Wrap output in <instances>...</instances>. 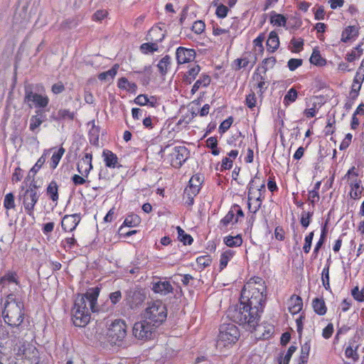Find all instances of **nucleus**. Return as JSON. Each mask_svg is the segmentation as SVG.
Returning <instances> with one entry per match:
<instances>
[{"instance_id": "43", "label": "nucleus", "mask_w": 364, "mask_h": 364, "mask_svg": "<svg viewBox=\"0 0 364 364\" xmlns=\"http://www.w3.org/2000/svg\"><path fill=\"white\" fill-rule=\"evenodd\" d=\"M200 70V68L199 65H196L193 68H190L187 72L186 75V81L191 84L193 80H194L196 76L198 75Z\"/></svg>"}, {"instance_id": "26", "label": "nucleus", "mask_w": 364, "mask_h": 364, "mask_svg": "<svg viewBox=\"0 0 364 364\" xmlns=\"http://www.w3.org/2000/svg\"><path fill=\"white\" fill-rule=\"evenodd\" d=\"M210 81L211 79L208 75L203 74L192 87L191 93L195 94L200 88L207 87L210 85Z\"/></svg>"}, {"instance_id": "64", "label": "nucleus", "mask_w": 364, "mask_h": 364, "mask_svg": "<svg viewBox=\"0 0 364 364\" xmlns=\"http://www.w3.org/2000/svg\"><path fill=\"white\" fill-rule=\"evenodd\" d=\"M232 123V118H228V119H225V121H223L219 127L220 132L222 133L225 132L230 127Z\"/></svg>"}, {"instance_id": "23", "label": "nucleus", "mask_w": 364, "mask_h": 364, "mask_svg": "<svg viewBox=\"0 0 364 364\" xmlns=\"http://www.w3.org/2000/svg\"><path fill=\"white\" fill-rule=\"evenodd\" d=\"M152 289L155 293L166 295L172 291L173 287L167 281H159L153 283Z\"/></svg>"}, {"instance_id": "18", "label": "nucleus", "mask_w": 364, "mask_h": 364, "mask_svg": "<svg viewBox=\"0 0 364 364\" xmlns=\"http://www.w3.org/2000/svg\"><path fill=\"white\" fill-rule=\"evenodd\" d=\"M176 55L178 63L183 64L193 61L196 57V52L193 49L179 47L176 50Z\"/></svg>"}, {"instance_id": "57", "label": "nucleus", "mask_w": 364, "mask_h": 364, "mask_svg": "<svg viewBox=\"0 0 364 364\" xmlns=\"http://www.w3.org/2000/svg\"><path fill=\"white\" fill-rule=\"evenodd\" d=\"M228 8L224 4H220L217 6L215 14L219 18H225L228 15Z\"/></svg>"}, {"instance_id": "10", "label": "nucleus", "mask_w": 364, "mask_h": 364, "mask_svg": "<svg viewBox=\"0 0 364 364\" xmlns=\"http://www.w3.org/2000/svg\"><path fill=\"white\" fill-rule=\"evenodd\" d=\"M127 336V325L121 319L114 320L109 326L106 337L111 344H119Z\"/></svg>"}, {"instance_id": "2", "label": "nucleus", "mask_w": 364, "mask_h": 364, "mask_svg": "<svg viewBox=\"0 0 364 364\" xmlns=\"http://www.w3.org/2000/svg\"><path fill=\"white\" fill-rule=\"evenodd\" d=\"M266 286L260 277L251 278L244 286L241 301L262 311L265 303Z\"/></svg>"}, {"instance_id": "15", "label": "nucleus", "mask_w": 364, "mask_h": 364, "mask_svg": "<svg viewBox=\"0 0 364 364\" xmlns=\"http://www.w3.org/2000/svg\"><path fill=\"white\" fill-rule=\"evenodd\" d=\"M46 121V115L45 110L36 109L35 114L30 117L29 129L35 134H38L40 131L41 125Z\"/></svg>"}, {"instance_id": "53", "label": "nucleus", "mask_w": 364, "mask_h": 364, "mask_svg": "<svg viewBox=\"0 0 364 364\" xmlns=\"http://www.w3.org/2000/svg\"><path fill=\"white\" fill-rule=\"evenodd\" d=\"M232 257V254L231 252H225L221 255L220 259V269L225 268L230 260V259Z\"/></svg>"}, {"instance_id": "36", "label": "nucleus", "mask_w": 364, "mask_h": 364, "mask_svg": "<svg viewBox=\"0 0 364 364\" xmlns=\"http://www.w3.org/2000/svg\"><path fill=\"white\" fill-rule=\"evenodd\" d=\"M224 242L230 247H237L241 245L242 240L240 235L228 236L225 237Z\"/></svg>"}, {"instance_id": "59", "label": "nucleus", "mask_w": 364, "mask_h": 364, "mask_svg": "<svg viewBox=\"0 0 364 364\" xmlns=\"http://www.w3.org/2000/svg\"><path fill=\"white\" fill-rule=\"evenodd\" d=\"M256 102H257V98H256L255 93L252 92V93H250L248 95H247L246 100H245V103H246V105L249 108H250V109L254 108L256 106Z\"/></svg>"}, {"instance_id": "13", "label": "nucleus", "mask_w": 364, "mask_h": 364, "mask_svg": "<svg viewBox=\"0 0 364 364\" xmlns=\"http://www.w3.org/2000/svg\"><path fill=\"white\" fill-rule=\"evenodd\" d=\"M345 355L354 362L358 361L360 355L364 357V345L360 336H355L353 338L346 349Z\"/></svg>"}, {"instance_id": "30", "label": "nucleus", "mask_w": 364, "mask_h": 364, "mask_svg": "<svg viewBox=\"0 0 364 364\" xmlns=\"http://www.w3.org/2000/svg\"><path fill=\"white\" fill-rule=\"evenodd\" d=\"M312 306L314 311L318 315H324L326 313L327 308L323 299L316 298L313 300Z\"/></svg>"}, {"instance_id": "44", "label": "nucleus", "mask_w": 364, "mask_h": 364, "mask_svg": "<svg viewBox=\"0 0 364 364\" xmlns=\"http://www.w3.org/2000/svg\"><path fill=\"white\" fill-rule=\"evenodd\" d=\"M75 114L73 112H70L69 109H60L58 112L57 117L55 118V119H63V120H73L74 119Z\"/></svg>"}, {"instance_id": "54", "label": "nucleus", "mask_w": 364, "mask_h": 364, "mask_svg": "<svg viewBox=\"0 0 364 364\" xmlns=\"http://www.w3.org/2000/svg\"><path fill=\"white\" fill-rule=\"evenodd\" d=\"M312 215L313 213L310 212H303L301 213V224L303 227L307 228L309 225Z\"/></svg>"}, {"instance_id": "45", "label": "nucleus", "mask_w": 364, "mask_h": 364, "mask_svg": "<svg viewBox=\"0 0 364 364\" xmlns=\"http://www.w3.org/2000/svg\"><path fill=\"white\" fill-rule=\"evenodd\" d=\"M159 46L156 42L155 43H145L141 45L140 50L144 54L154 53L157 51Z\"/></svg>"}, {"instance_id": "19", "label": "nucleus", "mask_w": 364, "mask_h": 364, "mask_svg": "<svg viewBox=\"0 0 364 364\" xmlns=\"http://www.w3.org/2000/svg\"><path fill=\"white\" fill-rule=\"evenodd\" d=\"M80 221V217L77 214L66 215L62 220L61 225L65 231L72 232L75 229Z\"/></svg>"}, {"instance_id": "8", "label": "nucleus", "mask_w": 364, "mask_h": 364, "mask_svg": "<svg viewBox=\"0 0 364 364\" xmlns=\"http://www.w3.org/2000/svg\"><path fill=\"white\" fill-rule=\"evenodd\" d=\"M166 307L161 301L156 300L147 303L144 318L149 323L156 327L166 320Z\"/></svg>"}, {"instance_id": "20", "label": "nucleus", "mask_w": 364, "mask_h": 364, "mask_svg": "<svg viewBox=\"0 0 364 364\" xmlns=\"http://www.w3.org/2000/svg\"><path fill=\"white\" fill-rule=\"evenodd\" d=\"M364 80V68H359L355 73L352 87L350 94L353 97H357L358 92L361 88L362 83Z\"/></svg>"}, {"instance_id": "11", "label": "nucleus", "mask_w": 364, "mask_h": 364, "mask_svg": "<svg viewBox=\"0 0 364 364\" xmlns=\"http://www.w3.org/2000/svg\"><path fill=\"white\" fill-rule=\"evenodd\" d=\"M23 102L29 108L43 110L48 105L50 100L46 95L34 92L31 88L26 87Z\"/></svg>"}, {"instance_id": "42", "label": "nucleus", "mask_w": 364, "mask_h": 364, "mask_svg": "<svg viewBox=\"0 0 364 364\" xmlns=\"http://www.w3.org/2000/svg\"><path fill=\"white\" fill-rule=\"evenodd\" d=\"M171 65V58L168 55L164 57L158 63L157 67L160 73L166 74Z\"/></svg>"}, {"instance_id": "38", "label": "nucleus", "mask_w": 364, "mask_h": 364, "mask_svg": "<svg viewBox=\"0 0 364 364\" xmlns=\"http://www.w3.org/2000/svg\"><path fill=\"white\" fill-rule=\"evenodd\" d=\"M362 45L363 43L358 45L354 50L347 55L346 60L348 62H353L362 55L363 53Z\"/></svg>"}, {"instance_id": "21", "label": "nucleus", "mask_w": 364, "mask_h": 364, "mask_svg": "<svg viewBox=\"0 0 364 364\" xmlns=\"http://www.w3.org/2000/svg\"><path fill=\"white\" fill-rule=\"evenodd\" d=\"M350 188V197L353 200H358L361 198L364 188L361 186V181L357 178L349 182Z\"/></svg>"}, {"instance_id": "39", "label": "nucleus", "mask_w": 364, "mask_h": 364, "mask_svg": "<svg viewBox=\"0 0 364 364\" xmlns=\"http://www.w3.org/2000/svg\"><path fill=\"white\" fill-rule=\"evenodd\" d=\"M310 62L317 66H323L326 63V60L321 57L320 52L316 50H314L310 57Z\"/></svg>"}, {"instance_id": "24", "label": "nucleus", "mask_w": 364, "mask_h": 364, "mask_svg": "<svg viewBox=\"0 0 364 364\" xmlns=\"http://www.w3.org/2000/svg\"><path fill=\"white\" fill-rule=\"evenodd\" d=\"M102 157L107 167L114 168L118 167V158L115 154L108 149L102 151Z\"/></svg>"}, {"instance_id": "1", "label": "nucleus", "mask_w": 364, "mask_h": 364, "mask_svg": "<svg viewBox=\"0 0 364 364\" xmlns=\"http://www.w3.org/2000/svg\"><path fill=\"white\" fill-rule=\"evenodd\" d=\"M100 289L97 287L90 289L85 294L79 295L72 309V320L75 326L84 327L90 320V311H99L97 301Z\"/></svg>"}, {"instance_id": "33", "label": "nucleus", "mask_w": 364, "mask_h": 364, "mask_svg": "<svg viewBox=\"0 0 364 364\" xmlns=\"http://www.w3.org/2000/svg\"><path fill=\"white\" fill-rule=\"evenodd\" d=\"M118 87L129 92H135L137 86L134 82H130L126 77H121L118 80Z\"/></svg>"}, {"instance_id": "34", "label": "nucleus", "mask_w": 364, "mask_h": 364, "mask_svg": "<svg viewBox=\"0 0 364 364\" xmlns=\"http://www.w3.org/2000/svg\"><path fill=\"white\" fill-rule=\"evenodd\" d=\"M58 186L55 181H51L46 190L48 196L53 201H57L58 199Z\"/></svg>"}, {"instance_id": "52", "label": "nucleus", "mask_w": 364, "mask_h": 364, "mask_svg": "<svg viewBox=\"0 0 364 364\" xmlns=\"http://www.w3.org/2000/svg\"><path fill=\"white\" fill-rule=\"evenodd\" d=\"M250 63V60L247 57H243L241 58H237L234 60L233 64L235 65V70H240L243 68H246L248 66Z\"/></svg>"}, {"instance_id": "16", "label": "nucleus", "mask_w": 364, "mask_h": 364, "mask_svg": "<svg viewBox=\"0 0 364 364\" xmlns=\"http://www.w3.org/2000/svg\"><path fill=\"white\" fill-rule=\"evenodd\" d=\"M92 155L91 153H85L84 156L77 162V171L82 176L87 177L92 169Z\"/></svg>"}, {"instance_id": "28", "label": "nucleus", "mask_w": 364, "mask_h": 364, "mask_svg": "<svg viewBox=\"0 0 364 364\" xmlns=\"http://www.w3.org/2000/svg\"><path fill=\"white\" fill-rule=\"evenodd\" d=\"M134 102L140 106L149 105L151 107H154L156 103V99L155 97L149 98L146 95H139L135 98Z\"/></svg>"}, {"instance_id": "61", "label": "nucleus", "mask_w": 364, "mask_h": 364, "mask_svg": "<svg viewBox=\"0 0 364 364\" xmlns=\"http://www.w3.org/2000/svg\"><path fill=\"white\" fill-rule=\"evenodd\" d=\"M159 33H160L161 36L159 39H156V41L161 42L164 38V34L161 33V29L160 28H152L149 32V36L151 39L153 40L154 37Z\"/></svg>"}, {"instance_id": "27", "label": "nucleus", "mask_w": 364, "mask_h": 364, "mask_svg": "<svg viewBox=\"0 0 364 364\" xmlns=\"http://www.w3.org/2000/svg\"><path fill=\"white\" fill-rule=\"evenodd\" d=\"M279 46V37L274 31L270 32L267 41V50L272 53L274 52Z\"/></svg>"}, {"instance_id": "4", "label": "nucleus", "mask_w": 364, "mask_h": 364, "mask_svg": "<svg viewBox=\"0 0 364 364\" xmlns=\"http://www.w3.org/2000/svg\"><path fill=\"white\" fill-rule=\"evenodd\" d=\"M262 311L247 303L240 301L233 318L240 325H243L249 331H253L257 326L259 314Z\"/></svg>"}, {"instance_id": "32", "label": "nucleus", "mask_w": 364, "mask_h": 364, "mask_svg": "<svg viewBox=\"0 0 364 364\" xmlns=\"http://www.w3.org/2000/svg\"><path fill=\"white\" fill-rule=\"evenodd\" d=\"M118 65H114L110 70L99 74L98 78L102 81H109L113 80L117 75Z\"/></svg>"}, {"instance_id": "7", "label": "nucleus", "mask_w": 364, "mask_h": 364, "mask_svg": "<svg viewBox=\"0 0 364 364\" xmlns=\"http://www.w3.org/2000/svg\"><path fill=\"white\" fill-rule=\"evenodd\" d=\"M240 333L235 325L224 323L220 326L216 343L217 348L220 351L232 347L238 340Z\"/></svg>"}, {"instance_id": "41", "label": "nucleus", "mask_w": 364, "mask_h": 364, "mask_svg": "<svg viewBox=\"0 0 364 364\" xmlns=\"http://www.w3.org/2000/svg\"><path fill=\"white\" fill-rule=\"evenodd\" d=\"M311 349V344L309 341H306L304 344H302L301 348V355L300 358L301 360V363L299 364H305V363L307 361L309 352Z\"/></svg>"}, {"instance_id": "60", "label": "nucleus", "mask_w": 364, "mask_h": 364, "mask_svg": "<svg viewBox=\"0 0 364 364\" xmlns=\"http://www.w3.org/2000/svg\"><path fill=\"white\" fill-rule=\"evenodd\" d=\"M353 138V135L350 133L347 134L344 138V139L342 141V142L340 144L339 149L340 150H345L346 149L349 145L351 143Z\"/></svg>"}, {"instance_id": "37", "label": "nucleus", "mask_w": 364, "mask_h": 364, "mask_svg": "<svg viewBox=\"0 0 364 364\" xmlns=\"http://www.w3.org/2000/svg\"><path fill=\"white\" fill-rule=\"evenodd\" d=\"M178 233V239L183 242L184 245H191L193 242V237L185 232V231L180 227H176Z\"/></svg>"}, {"instance_id": "14", "label": "nucleus", "mask_w": 364, "mask_h": 364, "mask_svg": "<svg viewBox=\"0 0 364 364\" xmlns=\"http://www.w3.org/2000/svg\"><path fill=\"white\" fill-rule=\"evenodd\" d=\"M189 154V151L184 146H175L170 154L171 166L180 168L188 159Z\"/></svg>"}, {"instance_id": "25", "label": "nucleus", "mask_w": 364, "mask_h": 364, "mask_svg": "<svg viewBox=\"0 0 364 364\" xmlns=\"http://www.w3.org/2000/svg\"><path fill=\"white\" fill-rule=\"evenodd\" d=\"M358 36V27L355 26H349L343 31L341 34V41L346 43L352 39H355Z\"/></svg>"}, {"instance_id": "58", "label": "nucleus", "mask_w": 364, "mask_h": 364, "mask_svg": "<svg viewBox=\"0 0 364 364\" xmlns=\"http://www.w3.org/2000/svg\"><path fill=\"white\" fill-rule=\"evenodd\" d=\"M291 44L292 45L294 52H299L303 48L304 41L301 38H293L291 41Z\"/></svg>"}, {"instance_id": "63", "label": "nucleus", "mask_w": 364, "mask_h": 364, "mask_svg": "<svg viewBox=\"0 0 364 364\" xmlns=\"http://www.w3.org/2000/svg\"><path fill=\"white\" fill-rule=\"evenodd\" d=\"M265 38L264 34L259 35L254 41L253 44L255 48H258L260 51L263 50L262 43Z\"/></svg>"}, {"instance_id": "55", "label": "nucleus", "mask_w": 364, "mask_h": 364, "mask_svg": "<svg viewBox=\"0 0 364 364\" xmlns=\"http://www.w3.org/2000/svg\"><path fill=\"white\" fill-rule=\"evenodd\" d=\"M205 25L202 21H196L193 23L192 31L197 34L202 33L205 30Z\"/></svg>"}, {"instance_id": "47", "label": "nucleus", "mask_w": 364, "mask_h": 364, "mask_svg": "<svg viewBox=\"0 0 364 364\" xmlns=\"http://www.w3.org/2000/svg\"><path fill=\"white\" fill-rule=\"evenodd\" d=\"M301 26V21L296 16H291L287 20V29H297Z\"/></svg>"}, {"instance_id": "35", "label": "nucleus", "mask_w": 364, "mask_h": 364, "mask_svg": "<svg viewBox=\"0 0 364 364\" xmlns=\"http://www.w3.org/2000/svg\"><path fill=\"white\" fill-rule=\"evenodd\" d=\"M141 222V219L136 214H129L125 218L123 225L132 228L137 226Z\"/></svg>"}, {"instance_id": "9", "label": "nucleus", "mask_w": 364, "mask_h": 364, "mask_svg": "<svg viewBox=\"0 0 364 364\" xmlns=\"http://www.w3.org/2000/svg\"><path fill=\"white\" fill-rule=\"evenodd\" d=\"M40 193L36 186H30L19 193V200L21 201L27 215L34 218V208L38 200Z\"/></svg>"}, {"instance_id": "46", "label": "nucleus", "mask_w": 364, "mask_h": 364, "mask_svg": "<svg viewBox=\"0 0 364 364\" xmlns=\"http://www.w3.org/2000/svg\"><path fill=\"white\" fill-rule=\"evenodd\" d=\"M237 222V218H235V215L231 208L226 214V215L220 220V224H222L224 227H227L229 224L235 223Z\"/></svg>"}, {"instance_id": "12", "label": "nucleus", "mask_w": 364, "mask_h": 364, "mask_svg": "<svg viewBox=\"0 0 364 364\" xmlns=\"http://www.w3.org/2000/svg\"><path fill=\"white\" fill-rule=\"evenodd\" d=\"M154 324H151L146 319L138 321L133 326L134 336L140 341H146L154 338L155 336Z\"/></svg>"}, {"instance_id": "50", "label": "nucleus", "mask_w": 364, "mask_h": 364, "mask_svg": "<svg viewBox=\"0 0 364 364\" xmlns=\"http://www.w3.org/2000/svg\"><path fill=\"white\" fill-rule=\"evenodd\" d=\"M297 92L294 88H291L284 97V103L287 105L296 101Z\"/></svg>"}, {"instance_id": "56", "label": "nucleus", "mask_w": 364, "mask_h": 364, "mask_svg": "<svg viewBox=\"0 0 364 364\" xmlns=\"http://www.w3.org/2000/svg\"><path fill=\"white\" fill-rule=\"evenodd\" d=\"M352 295L353 298L358 301H364V287L359 290L358 287H355L352 290Z\"/></svg>"}, {"instance_id": "31", "label": "nucleus", "mask_w": 364, "mask_h": 364, "mask_svg": "<svg viewBox=\"0 0 364 364\" xmlns=\"http://www.w3.org/2000/svg\"><path fill=\"white\" fill-rule=\"evenodd\" d=\"M50 154V150H45L42 156L38 159L35 165L31 168L30 173L35 175L45 164L47 156Z\"/></svg>"}, {"instance_id": "17", "label": "nucleus", "mask_w": 364, "mask_h": 364, "mask_svg": "<svg viewBox=\"0 0 364 364\" xmlns=\"http://www.w3.org/2000/svg\"><path fill=\"white\" fill-rule=\"evenodd\" d=\"M203 176L199 173L193 175L189 180L188 186L184 190V194L197 195L203 182Z\"/></svg>"}, {"instance_id": "40", "label": "nucleus", "mask_w": 364, "mask_h": 364, "mask_svg": "<svg viewBox=\"0 0 364 364\" xmlns=\"http://www.w3.org/2000/svg\"><path fill=\"white\" fill-rule=\"evenodd\" d=\"M65 152V149L63 148H60L56 152H55L52 157L50 163V166L51 168L54 169L58 165L63 154Z\"/></svg>"}, {"instance_id": "6", "label": "nucleus", "mask_w": 364, "mask_h": 364, "mask_svg": "<svg viewBox=\"0 0 364 364\" xmlns=\"http://www.w3.org/2000/svg\"><path fill=\"white\" fill-rule=\"evenodd\" d=\"M4 321L10 326H18L23 320V305L12 295L8 296L3 311Z\"/></svg>"}, {"instance_id": "49", "label": "nucleus", "mask_w": 364, "mask_h": 364, "mask_svg": "<svg viewBox=\"0 0 364 364\" xmlns=\"http://www.w3.org/2000/svg\"><path fill=\"white\" fill-rule=\"evenodd\" d=\"M4 206L6 210L14 209L16 206L13 193H7L4 200Z\"/></svg>"}, {"instance_id": "3", "label": "nucleus", "mask_w": 364, "mask_h": 364, "mask_svg": "<svg viewBox=\"0 0 364 364\" xmlns=\"http://www.w3.org/2000/svg\"><path fill=\"white\" fill-rule=\"evenodd\" d=\"M14 353L18 359L36 360L38 352L36 347L33 334L26 333L23 337H18L15 340L13 348Z\"/></svg>"}, {"instance_id": "51", "label": "nucleus", "mask_w": 364, "mask_h": 364, "mask_svg": "<svg viewBox=\"0 0 364 364\" xmlns=\"http://www.w3.org/2000/svg\"><path fill=\"white\" fill-rule=\"evenodd\" d=\"M321 280L324 288L326 290L330 289V282H329V267L326 266L323 269Z\"/></svg>"}, {"instance_id": "62", "label": "nucleus", "mask_w": 364, "mask_h": 364, "mask_svg": "<svg viewBox=\"0 0 364 364\" xmlns=\"http://www.w3.org/2000/svg\"><path fill=\"white\" fill-rule=\"evenodd\" d=\"M302 64L301 59L291 58L288 62V67L290 70H294Z\"/></svg>"}, {"instance_id": "29", "label": "nucleus", "mask_w": 364, "mask_h": 364, "mask_svg": "<svg viewBox=\"0 0 364 364\" xmlns=\"http://www.w3.org/2000/svg\"><path fill=\"white\" fill-rule=\"evenodd\" d=\"M286 17L276 12H272L270 14V23L274 26L285 27L287 25Z\"/></svg>"}, {"instance_id": "5", "label": "nucleus", "mask_w": 364, "mask_h": 364, "mask_svg": "<svg viewBox=\"0 0 364 364\" xmlns=\"http://www.w3.org/2000/svg\"><path fill=\"white\" fill-rule=\"evenodd\" d=\"M264 191V181L256 175L248 185V209L251 213H256L261 208Z\"/></svg>"}, {"instance_id": "22", "label": "nucleus", "mask_w": 364, "mask_h": 364, "mask_svg": "<svg viewBox=\"0 0 364 364\" xmlns=\"http://www.w3.org/2000/svg\"><path fill=\"white\" fill-rule=\"evenodd\" d=\"M288 309L292 314L300 312L303 308V301L300 296L292 295L287 302Z\"/></svg>"}, {"instance_id": "48", "label": "nucleus", "mask_w": 364, "mask_h": 364, "mask_svg": "<svg viewBox=\"0 0 364 364\" xmlns=\"http://www.w3.org/2000/svg\"><path fill=\"white\" fill-rule=\"evenodd\" d=\"M0 283L3 286H6L10 284H17L16 274L13 272H9L1 278Z\"/></svg>"}]
</instances>
